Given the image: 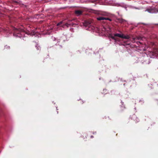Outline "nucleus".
Returning a JSON list of instances; mask_svg holds the SVG:
<instances>
[{"mask_svg":"<svg viewBox=\"0 0 158 158\" xmlns=\"http://www.w3.org/2000/svg\"><path fill=\"white\" fill-rule=\"evenodd\" d=\"M92 29L93 31H96L97 32L100 33L101 32L103 35H106V29L105 27H103V29L102 30H99L98 31H96V30H98V28H95L94 27H89V30H90L91 29Z\"/></svg>","mask_w":158,"mask_h":158,"instance_id":"f257e3e1","label":"nucleus"},{"mask_svg":"<svg viewBox=\"0 0 158 158\" xmlns=\"http://www.w3.org/2000/svg\"><path fill=\"white\" fill-rule=\"evenodd\" d=\"M71 21H69L66 23L64 24H62V22H61L60 23H58L57 25V26H60L62 27H69V26H73L74 24L72 23L71 22Z\"/></svg>","mask_w":158,"mask_h":158,"instance_id":"f03ea898","label":"nucleus"},{"mask_svg":"<svg viewBox=\"0 0 158 158\" xmlns=\"http://www.w3.org/2000/svg\"><path fill=\"white\" fill-rule=\"evenodd\" d=\"M115 36H118L122 38H124L126 39H128L130 38L128 35H125L123 34L116 33L114 34Z\"/></svg>","mask_w":158,"mask_h":158,"instance_id":"7ed1b4c3","label":"nucleus"},{"mask_svg":"<svg viewBox=\"0 0 158 158\" xmlns=\"http://www.w3.org/2000/svg\"><path fill=\"white\" fill-rule=\"evenodd\" d=\"M147 11L150 13H156L158 12V11L154 8L148 9L147 10Z\"/></svg>","mask_w":158,"mask_h":158,"instance_id":"20e7f679","label":"nucleus"},{"mask_svg":"<svg viewBox=\"0 0 158 158\" xmlns=\"http://www.w3.org/2000/svg\"><path fill=\"white\" fill-rule=\"evenodd\" d=\"M97 19L98 20H108L110 21L111 20L110 19H109L108 18H105L102 17H98L97 18Z\"/></svg>","mask_w":158,"mask_h":158,"instance_id":"39448f33","label":"nucleus"},{"mask_svg":"<svg viewBox=\"0 0 158 158\" xmlns=\"http://www.w3.org/2000/svg\"><path fill=\"white\" fill-rule=\"evenodd\" d=\"M82 13V11H81V10H76L75 11V14L78 16L81 15Z\"/></svg>","mask_w":158,"mask_h":158,"instance_id":"423d86ee","label":"nucleus"},{"mask_svg":"<svg viewBox=\"0 0 158 158\" xmlns=\"http://www.w3.org/2000/svg\"><path fill=\"white\" fill-rule=\"evenodd\" d=\"M100 14L102 15H104V16H107V15H108L107 13L106 12H101L100 13Z\"/></svg>","mask_w":158,"mask_h":158,"instance_id":"0eeeda50","label":"nucleus"},{"mask_svg":"<svg viewBox=\"0 0 158 158\" xmlns=\"http://www.w3.org/2000/svg\"><path fill=\"white\" fill-rule=\"evenodd\" d=\"M14 36H15L18 37H21L22 36L20 34H19V33H18L17 35H16V34L15 33H14Z\"/></svg>","mask_w":158,"mask_h":158,"instance_id":"6e6552de","label":"nucleus"},{"mask_svg":"<svg viewBox=\"0 0 158 158\" xmlns=\"http://www.w3.org/2000/svg\"><path fill=\"white\" fill-rule=\"evenodd\" d=\"M88 22H85V23H84V25L85 26H88Z\"/></svg>","mask_w":158,"mask_h":158,"instance_id":"1a4fd4ad","label":"nucleus"},{"mask_svg":"<svg viewBox=\"0 0 158 158\" xmlns=\"http://www.w3.org/2000/svg\"><path fill=\"white\" fill-rule=\"evenodd\" d=\"M110 37H111L112 39H113L114 40H115V41H116V39H115V37H114V36H112V35H111V36H110Z\"/></svg>","mask_w":158,"mask_h":158,"instance_id":"9d476101","label":"nucleus"},{"mask_svg":"<svg viewBox=\"0 0 158 158\" xmlns=\"http://www.w3.org/2000/svg\"><path fill=\"white\" fill-rule=\"evenodd\" d=\"M136 42L137 44H139L141 43L139 42V41H137Z\"/></svg>","mask_w":158,"mask_h":158,"instance_id":"9b49d317","label":"nucleus"}]
</instances>
